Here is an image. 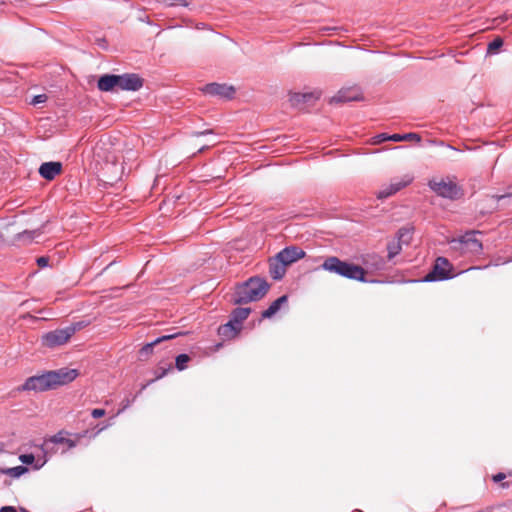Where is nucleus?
I'll list each match as a JSON object with an SVG mask.
<instances>
[{
    "label": "nucleus",
    "mask_w": 512,
    "mask_h": 512,
    "mask_svg": "<svg viewBox=\"0 0 512 512\" xmlns=\"http://www.w3.org/2000/svg\"><path fill=\"white\" fill-rule=\"evenodd\" d=\"M267 281L260 277H251L246 282L235 288L233 302L235 304H246L262 299L269 289Z\"/></svg>",
    "instance_id": "nucleus-1"
},
{
    "label": "nucleus",
    "mask_w": 512,
    "mask_h": 512,
    "mask_svg": "<svg viewBox=\"0 0 512 512\" xmlns=\"http://www.w3.org/2000/svg\"><path fill=\"white\" fill-rule=\"evenodd\" d=\"M320 268L347 279L366 282V271L363 267L341 260L336 256L327 257L321 264Z\"/></svg>",
    "instance_id": "nucleus-2"
},
{
    "label": "nucleus",
    "mask_w": 512,
    "mask_h": 512,
    "mask_svg": "<svg viewBox=\"0 0 512 512\" xmlns=\"http://www.w3.org/2000/svg\"><path fill=\"white\" fill-rule=\"evenodd\" d=\"M428 185L433 192L443 198L456 200L463 195L461 188L450 178L433 179Z\"/></svg>",
    "instance_id": "nucleus-3"
},
{
    "label": "nucleus",
    "mask_w": 512,
    "mask_h": 512,
    "mask_svg": "<svg viewBox=\"0 0 512 512\" xmlns=\"http://www.w3.org/2000/svg\"><path fill=\"white\" fill-rule=\"evenodd\" d=\"M76 332L75 326H68L62 329H56L42 336V343L49 348L64 345Z\"/></svg>",
    "instance_id": "nucleus-4"
},
{
    "label": "nucleus",
    "mask_w": 512,
    "mask_h": 512,
    "mask_svg": "<svg viewBox=\"0 0 512 512\" xmlns=\"http://www.w3.org/2000/svg\"><path fill=\"white\" fill-rule=\"evenodd\" d=\"M53 389L49 371L31 376L26 379L23 385L17 388L18 391L43 392Z\"/></svg>",
    "instance_id": "nucleus-5"
},
{
    "label": "nucleus",
    "mask_w": 512,
    "mask_h": 512,
    "mask_svg": "<svg viewBox=\"0 0 512 512\" xmlns=\"http://www.w3.org/2000/svg\"><path fill=\"white\" fill-rule=\"evenodd\" d=\"M451 264L444 257H438L433 269L424 277L425 282L442 281L452 277Z\"/></svg>",
    "instance_id": "nucleus-6"
},
{
    "label": "nucleus",
    "mask_w": 512,
    "mask_h": 512,
    "mask_svg": "<svg viewBox=\"0 0 512 512\" xmlns=\"http://www.w3.org/2000/svg\"><path fill=\"white\" fill-rule=\"evenodd\" d=\"M65 435H66V432L60 431L57 434L51 436L50 438L44 440V442L41 446V450L44 453V455L47 456V455H52L53 453H55L56 450L54 448V445H57V444L66 445L67 450L76 447L77 441L70 439V438H66Z\"/></svg>",
    "instance_id": "nucleus-7"
},
{
    "label": "nucleus",
    "mask_w": 512,
    "mask_h": 512,
    "mask_svg": "<svg viewBox=\"0 0 512 512\" xmlns=\"http://www.w3.org/2000/svg\"><path fill=\"white\" fill-rule=\"evenodd\" d=\"M413 181V176L406 174L399 178H394L388 185L383 186L377 193L379 199L388 198L404 187L408 186Z\"/></svg>",
    "instance_id": "nucleus-8"
},
{
    "label": "nucleus",
    "mask_w": 512,
    "mask_h": 512,
    "mask_svg": "<svg viewBox=\"0 0 512 512\" xmlns=\"http://www.w3.org/2000/svg\"><path fill=\"white\" fill-rule=\"evenodd\" d=\"M477 233L476 231L467 232L460 238L454 239L452 243L461 245L464 252L477 254L483 248L481 241L476 237Z\"/></svg>",
    "instance_id": "nucleus-9"
},
{
    "label": "nucleus",
    "mask_w": 512,
    "mask_h": 512,
    "mask_svg": "<svg viewBox=\"0 0 512 512\" xmlns=\"http://www.w3.org/2000/svg\"><path fill=\"white\" fill-rule=\"evenodd\" d=\"M53 389L72 382L79 375L76 369L61 368L49 371Z\"/></svg>",
    "instance_id": "nucleus-10"
},
{
    "label": "nucleus",
    "mask_w": 512,
    "mask_h": 512,
    "mask_svg": "<svg viewBox=\"0 0 512 512\" xmlns=\"http://www.w3.org/2000/svg\"><path fill=\"white\" fill-rule=\"evenodd\" d=\"M202 91L207 95L222 99H231L235 93V89L232 86L219 83L207 84L202 88Z\"/></svg>",
    "instance_id": "nucleus-11"
},
{
    "label": "nucleus",
    "mask_w": 512,
    "mask_h": 512,
    "mask_svg": "<svg viewBox=\"0 0 512 512\" xmlns=\"http://www.w3.org/2000/svg\"><path fill=\"white\" fill-rule=\"evenodd\" d=\"M362 99L361 91L357 86L342 88L334 95L331 103H345L350 101H358Z\"/></svg>",
    "instance_id": "nucleus-12"
},
{
    "label": "nucleus",
    "mask_w": 512,
    "mask_h": 512,
    "mask_svg": "<svg viewBox=\"0 0 512 512\" xmlns=\"http://www.w3.org/2000/svg\"><path fill=\"white\" fill-rule=\"evenodd\" d=\"M304 256L305 252L301 248L297 246H290L281 250L276 255V259L278 262H282L284 264L289 265L292 264L293 262L302 259Z\"/></svg>",
    "instance_id": "nucleus-13"
},
{
    "label": "nucleus",
    "mask_w": 512,
    "mask_h": 512,
    "mask_svg": "<svg viewBox=\"0 0 512 512\" xmlns=\"http://www.w3.org/2000/svg\"><path fill=\"white\" fill-rule=\"evenodd\" d=\"M117 82L118 89L127 91H137L143 85L141 78L136 74L117 75Z\"/></svg>",
    "instance_id": "nucleus-14"
},
{
    "label": "nucleus",
    "mask_w": 512,
    "mask_h": 512,
    "mask_svg": "<svg viewBox=\"0 0 512 512\" xmlns=\"http://www.w3.org/2000/svg\"><path fill=\"white\" fill-rule=\"evenodd\" d=\"M363 264L371 272L383 271L386 269V260L378 254H367L363 258Z\"/></svg>",
    "instance_id": "nucleus-15"
},
{
    "label": "nucleus",
    "mask_w": 512,
    "mask_h": 512,
    "mask_svg": "<svg viewBox=\"0 0 512 512\" xmlns=\"http://www.w3.org/2000/svg\"><path fill=\"white\" fill-rule=\"evenodd\" d=\"M62 171L60 162H45L39 168V174L46 180H53Z\"/></svg>",
    "instance_id": "nucleus-16"
},
{
    "label": "nucleus",
    "mask_w": 512,
    "mask_h": 512,
    "mask_svg": "<svg viewBox=\"0 0 512 512\" xmlns=\"http://www.w3.org/2000/svg\"><path fill=\"white\" fill-rule=\"evenodd\" d=\"M117 75L105 74L98 80L97 87L100 91L108 92L118 89Z\"/></svg>",
    "instance_id": "nucleus-17"
},
{
    "label": "nucleus",
    "mask_w": 512,
    "mask_h": 512,
    "mask_svg": "<svg viewBox=\"0 0 512 512\" xmlns=\"http://www.w3.org/2000/svg\"><path fill=\"white\" fill-rule=\"evenodd\" d=\"M240 330L241 328L239 326L229 321L218 328V334L224 339H232L237 336Z\"/></svg>",
    "instance_id": "nucleus-18"
},
{
    "label": "nucleus",
    "mask_w": 512,
    "mask_h": 512,
    "mask_svg": "<svg viewBox=\"0 0 512 512\" xmlns=\"http://www.w3.org/2000/svg\"><path fill=\"white\" fill-rule=\"evenodd\" d=\"M286 266H287V264L278 262L277 259L275 258V261L270 263V269H269L270 276L274 280L282 279L286 273Z\"/></svg>",
    "instance_id": "nucleus-19"
},
{
    "label": "nucleus",
    "mask_w": 512,
    "mask_h": 512,
    "mask_svg": "<svg viewBox=\"0 0 512 512\" xmlns=\"http://www.w3.org/2000/svg\"><path fill=\"white\" fill-rule=\"evenodd\" d=\"M287 300H288L287 296L283 295V296L279 297L278 299H276L275 301H273L271 303V305L265 311L262 312V317L270 318L273 315H275L280 310L281 305L286 303Z\"/></svg>",
    "instance_id": "nucleus-20"
},
{
    "label": "nucleus",
    "mask_w": 512,
    "mask_h": 512,
    "mask_svg": "<svg viewBox=\"0 0 512 512\" xmlns=\"http://www.w3.org/2000/svg\"><path fill=\"white\" fill-rule=\"evenodd\" d=\"M250 312H251L250 308H236L232 312L230 321H232L234 324H236V326H239L240 328H242V323L244 320L247 319Z\"/></svg>",
    "instance_id": "nucleus-21"
},
{
    "label": "nucleus",
    "mask_w": 512,
    "mask_h": 512,
    "mask_svg": "<svg viewBox=\"0 0 512 512\" xmlns=\"http://www.w3.org/2000/svg\"><path fill=\"white\" fill-rule=\"evenodd\" d=\"M178 334H171V335H164L162 337H159L157 338L156 340H154L153 342L151 343H148L146 344L144 347L141 348L139 354H140V357L143 358V357H147L153 350V347L155 345H157L158 343L162 342V341H166V340H170V339H173L177 336Z\"/></svg>",
    "instance_id": "nucleus-22"
},
{
    "label": "nucleus",
    "mask_w": 512,
    "mask_h": 512,
    "mask_svg": "<svg viewBox=\"0 0 512 512\" xmlns=\"http://www.w3.org/2000/svg\"><path fill=\"white\" fill-rule=\"evenodd\" d=\"M413 228L412 227H402L397 232V240L403 245H408L412 240Z\"/></svg>",
    "instance_id": "nucleus-23"
},
{
    "label": "nucleus",
    "mask_w": 512,
    "mask_h": 512,
    "mask_svg": "<svg viewBox=\"0 0 512 512\" xmlns=\"http://www.w3.org/2000/svg\"><path fill=\"white\" fill-rule=\"evenodd\" d=\"M389 140L393 142H400V141H416L420 142L421 137L417 133H407V134H393L389 136Z\"/></svg>",
    "instance_id": "nucleus-24"
},
{
    "label": "nucleus",
    "mask_w": 512,
    "mask_h": 512,
    "mask_svg": "<svg viewBox=\"0 0 512 512\" xmlns=\"http://www.w3.org/2000/svg\"><path fill=\"white\" fill-rule=\"evenodd\" d=\"M28 471V468L22 465L12 468H0L2 474L8 475L12 478H18Z\"/></svg>",
    "instance_id": "nucleus-25"
},
{
    "label": "nucleus",
    "mask_w": 512,
    "mask_h": 512,
    "mask_svg": "<svg viewBox=\"0 0 512 512\" xmlns=\"http://www.w3.org/2000/svg\"><path fill=\"white\" fill-rule=\"evenodd\" d=\"M402 250V244L396 239L388 243L387 245V258L388 260L393 259L397 256Z\"/></svg>",
    "instance_id": "nucleus-26"
},
{
    "label": "nucleus",
    "mask_w": 512,
    "mask_h": 512,
    "mask_svg": "<svg viewBox=\"0 0 512 512\" xmlns=\"http://www.w3.org/2000/svg\"><path fill=\"white\" fill-rule=\"evenodd\" d=\"M190 361V356L187 354H180L175 359V366L179 371L187 368V364Z\"/></svg>",
    "instance_id": "nucleus-27"
},
{
    "label": "nucleus",
    "mask_w": 512,
    "mask_h": 512,
    "mask_svg": "<svg viewBox=\"0 0 512 512\" xmlns=\"http://www.w3.org/2000/svg\"><path fill=\"white\" fill-rule=\"evenodd\" d=\"M503 45V40L500 37L495 38L493 41H491L488 44V53H496L499 48H501Z\"/></svg>",
    "instance_id": "nucleus-28"
},
{
    "label": "nucleus",
    "mask_w": 512,
    "mask_h": 512,
    "mask_svg": "<svg viewBox=\"0 0 512 512\" xmlns=\"http://www.w3.org/2000/svg\"><path fill=\"white\" fill-rule=\"evenodd\" d=\"M310 95L309 94H299V93H295L294 95L291 96L290 98V101L293 105H296L300 102H305L307 101V98H309Z\"/></svg>",
    "instance_id": "nucleus-29"
},
{
    "label": "nucleus",
    "mask_w": 512,
    "mask_h": 512,
    "mask_svg": "<svg viewBox=\"0 0 512 512\" xmlns=\"http://www.w3.org/2000/svg\"><path fill=\"white\" fill-rule=\"evenodd\" d=\"M47 101V95L46 94H39V95H36L32 98L31 100V104L32 105H38V104H41V103H44Z\"/></svg>",
    "instance_id": "nucleus-30"
},
{
    "label": "nucleus",
    "mask_w": 512,
    "mask_h": 512,
    "mask_svg": "<svg viewBox=\"0 0 512 512\" xmlns=\"http://www.w3.org/2000/svg\"><path fill=\"white\" fill-rule=\"evenodd\" d=\"M19 459L24 464H32L35 460V457L33 454H23L20 455Z\"/></svg>",
    "instance_id": "nucleus-31"
},
{
    "label": "nucleus",
    "mask_w": 512,
    "mask_h": 512,
    "mask_svg": "<svg viewBox=\"0 0 512 512\" xmlns=\"http://www.w3.org/2000/svg\"><path fill=\"white\" fill-rule=\"evenodd\" d=\"M48 263H49V258H47V257H39L37 259V264L41 268L47 267Z\"/></svg>",
    "instance_id": "nucleus-32"
},
{
    "label": "nucleus",
    "mask_w": 512,
    "mask_h": 512,
    "mask_svg": "<svg viewBox=\"0 0 512 512\" xmlns=\"http://www.w3.org/2000/svg\"><path fill=\"white\" fill-rule=\"evenodd\" d=\"M91 415L93 418L103 417L105 415V410L104 409H93L91 412Z\"/></svg>",
    "instance_id": "nucleus-33"
},
{
    "label": "nucleus",
    "mask_w": 512,
    "mask_h": 512,
    "mask_svg": "<svg viewBox=\"0 0 512 512\" xmlns=\"http://www.w3.org/2000/svg\"><path fill=\"white\" fill-rule=\"evenodd\" d=\"M36 232L33 231V232H30V231H24L23 233L19 234L18 235V238L19 239H22L24 237H27L29 239H32L33 238V234H35Z\"/></svg>",
    "instance_id": "nucleus-34"
},
{
    "label": "nucleus",
    "mask_w": 512,
    "mask_h": 512,
    "mask_svg": "<svg viewBox=\"0 0 512 512\" xmlns=\"http://www.w3.org/2000/svg\"><path fill=\"white\" fill-rule=\"evenodd\" d=\"M0 512H17L16 508L13 506H3L0 509Z\"/></svg>",
    "instance_id": "nucleus-35"
},
{
    "label": "nucleus",
    "mask_w": 512,
    "mask_h": 512,
    "mask_svg": "<svg viewBox=\"0 0 512 512\" xmlns=\"http://www.w3.org/2000/svg\"><path fill=\"white\" fill-rule=\"evenodd\" d=\"M389 136H390V135H387V134H384V133H383V134L378 135V136H377V138H378V142H382V141L389 140Z\"/></svg>",
    "instance_id": "nucleus-36"
},
{
    "label": "nucleus",
    "mask_w": 512,
    "mask_h": 512,
    "mask_svg": "<svg viewBox=\"0 0 512 512\" xmlns=\"http://www.w3.org/2000/svg\"><path fill=\"white\" fill-rule=\"evenodd\" d=\"M512 196V184L508 187V191L505 195L499 196L498 199H502L504 197H511Z\"/></svg>",
    "instance_id": "nucleus-37"
},
{
    "label": "nucleus",
    "mask_w": 512,
    "mask_h": 512,
    "mask_svg": "<svg viewBox=\"0 0 512 512\" xmlns=\"http://www.w3.org/2000/svg\"><path fill=\"white\" fill-rule=\"evenodd\" d=\"M504 478H505V474L499 473V474L494 476V481L498 482V481L503 480Z\"/></svg>",
    "instance_id": "nucleus-38"
},
{
    "label": "nucleus",
    "mask_w": 512,
    "mask_h": 512,
    "mask_svg": "<svg viewBox=\"0 0 512 512\" xmlns=\"http://www.w3.org/2000/svg\"><path fill=\"white\" fill-rule=\"evenodd\" d=\"M166 374V370H163L159 375H157L156 379L162 378Z\"/></svg>",
    "instance_id": "nucleus-39"
},
{
    "label": "nucleus",
    "mask_w": 512,
    "mask_h": 512,
    "mask_svg": "<svg viewBox=\"0 0 512 512\" xmlns=\"http://www.w3.org/2000/svg\"><path fill=\"white\" fill-rule=\"evenodd\" d=\"M46 461H47V459H44L43 462L40 465H36L35 468L39 469L40 467H42L44 465V463H46Z\"/></svg>",
    "instance_id": "nucleus-40"
},
{
    "label": "nucleus",
    "mask_w": 512,
    "mask_h": 512,
    "mask_svg": "<svg viewBox=\"0 0 512 512\" xmlns=\"http://www.w3.org/2000/svg\"><path fill=\"white\" fill-rule=\"evenodd\" d=\"M26 317L33 318V319H34V317H33V316H31V314H27V315H25V316H24V318H26Z\"/></svg>",
    "instance_id": "nucleus-41"
},
{
    "label": "nucleus",
    "mask_w": 512,
    "mask_h": 512,
    "mask_svg": "<svg viewBox=\"0 0 512 512\" xmlns=\"http://www.w3.org/2000/svg\"><path fill=\"white\" fill-rule=\"evenodd\" d=\"M206 133H208V132H207V131H204V132H201V133H199V134H200V135H204V134H206Z\"/></svg>",
    "instance_id": "nucleus-42"
},
{
    "label": "nucleus",
    "mask_w": 512,
    "mask_h": 512,
    "mask_svg": "<svg viewBox=\"0 0 512 512\" xmlns=\"http://www.w3.org/2000/svg\"><path fill=\"white\" fill-rule=\"evenodd\" d=\"M3 451V449L0 447V453Z\"/></svg>",
    "instance_id": "nucleus-43"
}]
</instances>
